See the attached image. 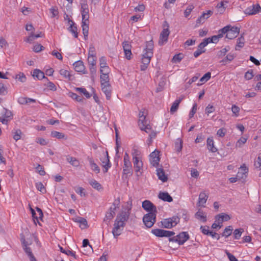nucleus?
<instances>
[{
  "instance_id": "nucleus-1",
  "label": "nucleus",
  "mask_w": 261,
  "mask_h": 261,
  "mask_svg": "<svg viewBox=\"0 0 261 261\" xmlns=\"http://www.w3.org/2000/svg\"><path fill=\"white\" fill-rule=\"evenodd\" d=\"M153 42L152 40L147 41L146 43L145 48L143 50V54L142 57V65H141V70L142 71L145 70L150 62L151 59L153 55Z\"/></svg>"
},
{
  "instance_id": "nucleus-2",
  "label": "nucleus",
  "mask_w": 261,
  "mask_h": 261,
  "mask_svg": "<svg viewBox=\"0 0 261 261\" xmlns=\"http://www.w3.org/2000/svg\"><path fill=\"white\" fill-rule=\"evenodd\" d=\"M190 238V236L187 232L182 231L180 232L176 236H174L169 238L170 242L177 243L178 245H183Z\"/></svg>"
},
{
  "instance_id": "nucleus-3",
  "label": "nucleus",
  "mask_w": 261,
  "mask_h": 261,
  "mask_svg": "<svg viewBox=\"0 0 261 261\" xmlns=\"http://www.w3.org/2000/svg\"><path fill=\"white\" fill-rule=\"evenodd\" d=\"M157 213H148L145 214L143 218V222L144 225L148 228L151 227L156 221V215Z\"/></svg>"
},
{
  "instance_id": "nucleus-4",
  "label": "nucleus",
  "mask_w": 261,
  "mask_h": 261,
  "mask_svg": "<svg viewBox=\"0 0 261 261\" xmlns=\"http://www.w3.org/2000/svg\"><path fill=\"white\" fill-rule=\"evenodd\" d=\"M151 232L156 237H169L174 236L175 232L172 231L166 230L161 229H154L151 230Z\"/></svg>"
},
{
  "instance_id": "nucleus-5",
  "label": "nucleus",
  "mask_w": 261,
  "mask_h": 261,
  "mask_svg": "<svg viewBox=\"0 0 261 261\" xmlns=\"http://www.w3.org/2000/svg\"><path fill=\"white\" fill-rule=\"evenodd\" d=\"M119 201L118 200L117 203L116 201L113 203L114 207H111L109 210V211L106 213L105 217L104 218L103 221L108 224L110 221L113 218L114 215H115V211L116 210L117 206L116 205H119Z\"/></svg>"
},
{
  "instance_id": "nucleus-6",
  "label": "nucleus",
  "mask_w": 261,
  "mask_h": 261,
  "mask_svg": "<svg viewBox=\"0 0 261 261\" xmlns=\"http://www.w3.org/2000/svg\"><path fill=\"white\" fill-rule=\"evenodd\" d=\"M229 28H227V31L226 33V38L228 39H233L237 37L240 32V28L237 27H231L228 25Z\"/></svg>"
},
{
  "instance_id": "nucleus-7",
  "label": "nucleus",
  "mask_w": 261,
  "mask_h": 261,
  "mask_svg": "<svg viewBox=\"0 0 261 261\" xmlns=\"http://www.w3.org/2000/svg\"><path fill=\"white\" fill-rule=\"evenodd\" d=\"M124 226L121 222H118L115 221L114 227L112 230V233L115 238H117L121 234Z\"/></svg>"
},
{
  "instance_id": "nucleus-8",
  "label": "nucleus",
  "mask_w": 261,
  "mask_h": 261,
  "mask_svg": "<svg viewBox=\"0 0 261 261\" xmlns=\"http://www.w3.org/2000/svg\"><path fill=\"white\" fill-rule=\"evenodd\" d=\"M129 215L130 213L129 210L127 211H122L117 215L115 221H117L118 222H121L123 225H125V222L128 220Z\"/></svg>"
},
{
  "instance_id": "nucleus-9",
  "label": "nucleus",
  "mask_w": 261,
  "mask_h": 261,
  "mask_svg": "<svg viewBox=\"0 0 261 261\" xmlns=\"http://www.w3.org/2000/svg\"><path fill=\"white\" fill-rule=\"evenodd\" d=\"M142 207L149 213H157L156 206L148 200H145L142 202Z\"/></svg>"
},
{
  "instance_id": "nucleus-10",
  "label": "nucleus",
  "mask_w": 261,
  "mask_h": 261,
  "mask_svg": "<svg viewBox=\"0 0 261 261\" xmlns=\"http://www.w3.org/2000/svg\"><path fill=\"white\" fill-rule=\"evenodd\" d=\"M212 14L213 11L211 10H208L205 12H203L196 20V27L199 26L201 24H203Z\"/></svg>"
},
{
  "instance_id": "nucleus-11",
  "label": "nucleus",
  "mask_w": 261,
  "mask_h": 261,
  "mask_svg": "<svg viewBox=\"0 0 261 261\" xmlns=\"http://www.w3.org/2000/svg\"><path fill=\"white\" fill-rule=\"evenodd\" d=\"M139 125L140 126L141 130L145 131L146 133H148L150 130L151 127L148 124L147 120L146 119L145 117H140L139 119Z\"/></svg>"
},
{
  "instance_id": "nucleus-12",
  "label": "nucleus",
  "mask_w": 261,
  "mask_h": 261,
  "mask_svg": "<svg viewBox=\"0 0 261 261\" xmlns=\"http://www.w3.org/2000/svg\"><path fill=\"white\" fill-rule=\"evenodd\" d=\"M159 151H154L151 152L150 154V162L151 164L154 167H157L159 164L160 158H159Z\"/></svg>"
},
{
  "instance_id": "nucleus-13",
  "label": "nucleus",
  "mask_w": 261,
  "mask_h": 261,
  "mask_svg": "<svg viewBox=\"0 0 261 261\" xmlns=\"http://www.w3.org/2000/svg\"><path fill=\"white\" fill-rule=\"evenodd\" d=\"M169 33L170 32L168 28L163 29L160 36L159 44L160 45H163L167 41Z\"/></svg>"
},
{
  "instance_id": "nucleus-14",
  "label": "nucleus",
  "mask_w": 261,
  "mask_h": 261,
  "mask_svg": "<svg viewBox=\"0 0 261 261\" xmlns=\"http://www.w3.org/2000/svg\"><path fill=\"white\" fill-rule=\"evenodd\" d=\"M123 48L125 54V57L127 60L132 58L131 45L128 41H124L122 43Z\"/></svg>"
},
{
  "instance_id": "nucleus-15",
  "label": "nucleus",
  "mask_w": 261,
  "mask_h": 261,
  "mask_svg": "<svg viewBox=\"0 0 261 261\" xmlns=\"http://www.w3.org/2000/svg\"><path fill=\"white\" fill-rule=\"evenodd\" d=\"M208 198V195L206 194L205 192H201L199 195L198 201L197 205L198 206L204 207V204L206 203Z\"/></svg>"
},
{
  "instance_id": "nucleus-16",
  "label": "nucleus",
  "mask_w": 261,
  "mask_h": 261,
  "mask_svg": "<svg viewBox=\"0 0 261 261\" xmlns=\"http://www.w3.org/2000/svg\"><path fill=\"white\" fill-rule=\"evenodd\" d=\"M134 163V167L136 172H141V170L143 168V162L140 159H133Z\"/></svg>"
},
{
  "instance_id": "nucleus-17",
  "label": "nucleus",
  "mask_w": 261,
  "mask_h": 261,
  "mask_svg": "<svg viewBox=\"0 0 261 261\" xmlns=\"http://www.w3.org/2000/svg\"><path fill=\"white\" fill-rule=\"evenodd\" d=\"M87 160L89 163L91 170L96 173H99L100 172V168L95 163L94 159L92 157L88 156Z\"/></svg>"
},
{
  "instance_id": "nucleus-18",
  "label": "nucleus",
  "mask_w": 261,
  "mask_h": 261,
  "mask_svg": "<svg viewBox=\"0 0 261 261\" xmlns=\"http://www.w3.org/2000/svg\"><path fill=\"white\" fill-rule=\"evenodd\" d=\"M102 91L105 94L107 99L109 100L111 97V88L110 84L101 85Z\"/></svg>"
},
{
  "instance_id": "nucleus-19",
  "label": "nucleus",
  "mask_w": 261,
  "mask_h": 261,
  "mask_svg": "<svg viewBox=\"0 0 261 261\" xmlns=\"http://www.w3.org/2000/svg\"><path fill=\"white\" fill-rule=\"evenodd\" d=\"M158 197L164 201L171 202L173 201L172 197L168 192H160L159 194Z\"/></svg>"
},
{
  "instance_id": "nucleus-20",
  "label": "nucleus",
  "mask_w": 261,
  "mask_h": 261,
  "mask_svg": "<svg viewBox=\"0 0 261 261\" xmlns=\"http://www.w3.org/2000/svg\"><path fill=\"white\" fill-rule=\"evenodd\" d=\"M216 222H218L219 223L222 224V222L225 221H227L230 219V216L226 214L221 213L216 216Z\"/></svg>"
},
{
  "instance_id": "nucleus-21",
  "label": "nucleus",
  "mask_w": 261,
  "mask_h": 261,
  "mask_svg": "<svg viewBox=\"0 0 261 261\" xmlns=\"http://www.w3.org/2000/svg\"><path fill=\"white\" fill-rule=\"evenodd\" d=\"M261 11V7L259 4L252 5V8H248L246 10V13L249 14H255Z\"/></svg>"
},
{
  "instance_id": "nucleus-22",
  "label": "nucleus",
  "mask_w": 261,
  "mask_h": 261,
  "mask_svg": "<svg viewBox=\"0 0 261 261\" xmlns=\"http://www.w3.org/2000/svg\"><path fill=\"white\" fill-rule=\"evenodd\" d=\"M207 149L212 152H216L217 149L214 146V142L212 137H209L207 139Z\"/></svg>"
},
{
  "instance_id": "nucleus-23",
  "label": "nucleus",
  "mask_w": 261,
  "mask_h": 261,
  "mask_svg": "<svg viewBox=\"0 0 261 261\" xmlns=\"http://www.w3.org/2000/svg\"><path fill=\"white\" fill-rule=\"evenodd\" d=\"M123 172V174L126 175L133 172L132 165L130 162H124Z\"/></svg>"
},
{
  "instance_id": "nucleus-24",
  "label": "nucleus",
  "mask_w": 261,
  "mask_h": 261,
  "mask_svg": "<svg viewBox=\"0 0 261 261\" xmlns=\"http://www.w3.org/2000/svg\"><path fill=\"white\" fill-rule=\"evenodd\" d=\"M106 161H102V166L104 168L103 172L106 173L108 172L109 168L111 167V164L110 161L108 152H106V156L105 157Z\"/></svg>"
},
{
  "instance_id": "nucleus-25",
  "label": "nucleus",
  "mask_w": 261,
  "mask_h": 261,
  "mask_svg": "<svg viewBox=\"0 0 261 261\" xmlns=\"http://www.w3.org/2000/svg\"><path fill=\"white\" fill-rule=\"evenodd\" d=\"M156 174L159 179L163 182H165L167 180L168 177L165 174V172L163 168H158L156 169Z\"/></svg>"
},
{
  "instance_id": "nucleus-26",
  "label": "nucleus",
  "mask_w": 261,
  "mask_h": 261,
  "mask_svg": "<svg viewBox=\"0 0 261 261\" xmlns=\"http://www.w3.org/2000/svg\"><path fill=\"white\" fill-rule=\"evenodd\" d=\"M32 75L34 77H36L37 79L41 80L43 79L48 80L47 78L45 77L44 73L39 69H35L33 71Z\"/></svg>"
},
{
  "instance_id": "nucleus-27",
  "label": "nucleus",
  "mask_w": 261,
  "mask_h": 261,
  "mask_svg": "<svg viewBox=\"0 0 261 261\" xmlns=\"http://www.w3.org/2000/svg\"><path fill=\"white\" fill-rule=\"evenodd\" d=\"M74 69L77 72H82L85 68L83 62L82 61H77L73 64Z\"/></svg>"
},
{
  "instance_id": "nucleus-28",
  "label": "nucleus",
  "mask_w": 261,
  "mask_h": 261,
  "mask_svg": "<svg viewBox=\"0 0 261 261\" xmlns=\"http://www.w3.org/2000/svg\"><path fill=\"white\" fill-rule=\"evenodd\" d=\"M195 218L197 219L205 222L206 221V216L205 213L200 210H199L195 215Z\"/></svg>"
},
{
  "instance_id": "nucleus-29",
  "label": "nucleus",
  "mask_w": 261,
  "mask_h": 261,
  "mask_svg": "<svg viewBox=\"0 0 261 261\" xmlns=\"http://www.w3.org/2000/svg\"><path fill=\"white\" fill-rule=\"evenodd\" d=\"M69 21H71L72 23L70 24V26L68 28V31L73 35L75 38H77L78 33L76 26L74 25V23L72 20H69Z\"/></svg>"
},
{
  "instance_id": "nucleus-30",
  "label": "nucleus",
  "mask_w": 261,
  "mask_h": 261,
  "mask_svg": "<svg viewBox=\"0 0 261 261\" xmlns=\"http://www.w3.org/2000/svg\"><path fill=\"white\" fill-rule=\"evenodd\" d=\"M166 79L165 77H162L159 82L158 86L156 88V91L157 92L162 91L166 85Z\"/></svg>"
},
{
  "instance_id": "nucleus-31",
  "label": "nucleus",
  "mask_w": 261,
  "mask_h": 261,
  "mask_svg": "<svg viewBox=\"0 0 261 261\" xmlns=\"http://www.w3.org/2000/svg\"><path fill=\"white\" fill-rule=\"evenodd\" d=\"M66 160L68 162L74 167H77L80 165L79 161L74 157L68 155L67 156Z\"/></svg>"
},
{
  "instance_id": "nucleus-32",
  "label": "nucleus",
  "mask_w": 261,
  "mask_h": 261,
  "mask_svg": "<svg viewBox=\"0 0 261 261\" xmlns=\"http://www.w3.org/2000/svg\"><path fill=\"white\" fill-rule=\"evenodd\" d=\"M25 253L28 255L30 261H37L32 252L31 248L29 246L23 248Z\"/></svg>"
},
{
  "instance_id": "nucleus-33",
  "label": "nucleus",
  "mask_w": 261,
  "mask_h": 261,
  "mask_svg": "<svg viewBox=\"0 0 261 261\" xmlns=\"http://www.w3.org/2000/svg\"><path fill=\"white\" fill-rule=\"evenodd\" d=\"M182 98H179V99H176L173 103L172 105L170 108V113L172 114H173L174 112H175L178 108L179 105L181 101L182 100Z\"/></svg>"
},
{
  "instance_id": "nucleus-34",
  "label": "nucleus",
  "mask_w": 261,
  "mask_h": 261,
  "mask_svg": "<svg viewBox=\"0 0 261 261\" xmlns=\"http://www.w3.org/2000/svg\"><path fill=\"white\" fill-rule=\"evenodd\" d=\"M245 39L244 37L241 35V37L238 38L237 40V44L236 46V50H239L240 48H242L244 45Z\"/></svg>"
},
{
  "instance_id": "nucleus-35",
  "label": "nucleus",
  "mask_w": 261,
  "mask_h": 261,
  "mask_svg": "<svg viewBox=\"0 0 261 261\" xmlns=\"http://www.w3.org/2000/svg\"><path fill=\"white\" fill-rule=\"evenodd\" d=\"M83 33L84 36L85 40H87L89 33V24L88 23H82Z\"/></svg>"
},
{
  "instance_id": "nucleus-36",
  "label": "nucleus",
  "mask_w": 261,
  "mask_h": 261,
  "mask_svg": "<svg viewBox=\"0 0 261 261\" xmlns=\"http://www.w3.org/2000/svg\"><path fill=\"white\" fill-rule=\"evenodd\" d=\"M89 66H95L96 64V57L93 54H89L88 58Z\"/></svg>"
},
{
  "instance_id": "nucleus-37",
  "label": "nucleus",
  "mask_w": 261,
  "mask_h": 261,
  "mask_svg": "<svg viewBox=\"0 0 261 261\" xmlns=\"http://www.w3.org/2000/svg\"><path fill=\"white\" fill-rule=\"evenodd\" d=\"M101 85L109 84V77L108 73L101 74L100 75Z\"/></svg>"
},
{
  "instance_id": "nucleus-38",
  "label": "nucleus",
  "mask_w": 261,
  "mask_h": 261,
  "mask_svg": "<svg viewBox=\"0 0 261 261\" xmlns=\"http://www.w3.org/2000/svg\"><path fill=\"white\" fill-rule=\"evenodd\" d=\"M89 184L94 189L97 190H100L102 189L101 185L94 179L91 180L89 181Z\"/></svg>"
},
{
  "instance_id": "nucleus-39",
  "label": "nucleus",
  "mask_w": 261,
  "mask_h": 261,
  "mask_svg": "<svg viewBox=\"0 0 261 261\" xmlns=\"http://www.w3.org/2000/svg\"><path fill=\"white\" fill-rule=\"evenodd\" d=\"M162 223L163 227L166 228H171L172 227H173L171 221L170 220L169 218L165 219L162 222Z\"/></svg>"
},
{
  "instance_id": "nucleus-40",
  "label": "nucleus",
  "mask_w": 261,
  "mask_h": 261,
  "mask_svg": "<svg viewBox=\"0 0 261 261\" xmlns=\"http://www.w3.org/2000/svg\"><path fill=\"white\" fill-rule=\"evenodd\" d=\"M60 73L64 78L68 79L69 80H71V75L70 74V73L68 70H65L64 69H62L60 70Z\"/></svg>"
},
{
  "instance_id": "nucleus-41",
  "label": "nucleus",
  "mask_w": 261,
  "mask_h": 261,
  "mask_svg": "<svg viewBox=\"0 0 261 261\" xmlns=\"http://www.w3.org/2000/svg\"><path fill=\"white\" fill-rule=\"evenodd\" d=\"M50 135L52 137L56 138L59 139H64L65 138L64 134L57 131L51 132Z\"/></svg>"
},
{
  "instance_id": "nucleus-42",
  "label": "nucleus",
  "mask_w": 261,
  "mask_h": 261,
  "mask_svg": "<svg viewBox=\"0 0 261 261\" xmlns=\"http://www.w3.org/2000/svg\"><path fill=\"white\" fill-rule=\"evenodd\" d=\"M75 90L76 91H77V92H79L80 93H83L85 95V96L86 98H90L91 97V95L86 90V89L85 88H75Z\"/></svg>"
},
{
  "instance_id": "nucleus-43",
  "label": "nucleus",
  "mask_w": 261,
  "mask_h": 261,
  "mask_svg": "<svg viewBox=\"0 0 261 261\" xmlns=\"http://www.w3.org/2000/svg\"><path fill=\"white\" fill-rule=\"evenodd\" d=\"M232 228L231 226H228V227H226L224 230V231L222 233V236L228 237L229 236L232 232Z\"/></svg>"
},
{
  "instance_id": "nucleus-44",
  "label": "nucleus",
  "mask_w": 261,
  "mask_h": 261,
  "mask_svg": "<svg viewBox=\"0 0 261 261\" xmlns=\"http://www.w3.org/2000/svg\"><path fill=\"white\" fill-rule=\"evenodd\" d=\"M183 55L182 54H176L174 56L172 59V62L174 63H177L181 61L183 58Z\"/></svg>"
},
{
  "instance_id": "nucleus-45",
  "label": "nucleus",
  "mask_w": 261,
  "mask_h": 261,
  "mask_svg": "<svg viewBox=\"0 0 261 261\" xmlns=\"http://www.w3.org/2000/svg\"><path fill=\"white\" fill-rule=\"evenodd\" d=\"M68 95L73 99L77 101L80 102L83 100V98L82 96H79L73 92H69Z\"/></svg>"
},
{
  "instance_id": "nucleus-46",
  "label": "nucleus",
  "mask_w": 261,
  "mask_h": 261,
  "mask_svg": "<svg viewBox=\"0 0 261 261\" xmlns=\"http://www.w3.org/2000/svg\"><path fill=\"white\" fill-rule=\"evenodd\" d=\"M132 154L133 156V159H140L141 154L140 151L137 148L134 147L132 150Z\"/></svg>"
},
{
  "instance_id": "nucleus-47",
  "label": "nucleus",
  "mask_w": 261,
  "mask_h": 261,
  "mask_svg": "<svg viewBox=\"0 0 261 261\" xmlns=\"http://www.w3.org/2000/svg\"><path fill=\"white\" fill-rule=\"evenodd\" d=\"M243 231H244V230L242 228L235 229L233 231L234 238L235 239H239Z\"/></svg>"
},
{
  "instance_id": "nucleus-48",
  "label": "nucleus",
  "mask_w": 261,
  "mask_h": 261,
  "mask_svg": "<svg viewBox=\"0 0 261 261\" xmlns=\"http://www.w3.org/2000/svg\"><path fill=\"white\" fill-rule=\"evenodd\" d=\"M247 139L243 137H241L237 142L236 144V147H242V146L246 142Z\"/></svg>"
},
{
  "instance_id": "nucleus-49",
  "label": "nucleus",
  "mask_w": 261,
  "mask_h": 261,
  "mask_svg": "<svg viewBox=\"0 0 261 261\" xmlns=\"http://www.w3.org/2000/svg\"><path fill=\"white\" fill-rule=\"evenodd\" d=\"M228 28H229V26L226 25L225 27H224L223 28L220 29L218 31V34L217 35V36L219 37V38H221L222 37H223L224 35L226 34V33H227V29Z\"/></svg>"
},
{
  "instance_id": "nucleus-50",
  "label": "nucleus",
  "mask_w": 261,
  "mask_h": 261,
  "mask_svg": "<svg viewBox=\"0 0 261 261\" xmlns=\"http://www.w3.org/2000/svg\"><path fill=\"white\" fill-rule=\"evenodd\" d=\"M211 77V73L210 72L206 73L200 79V81L203 83L208 81Z\"/></svg>"
},
{
  "instance_id": "nucleus-51",
  "label": "nucleus",
  "mask_w": 261,
  "mask_h": 261,
  "mask_svg": "<svg viewBox=\"0 0 261 261\" xmlns=\"http://www.w3.org/2000/svg\"><path fill=\"white\" fill-rule=\"evenodd\" d=\"M194 8V7L192 5L188 6V7L184 12V16L185 17L187 18L190 15V14L191 13V11L193 10Z\"/></svg>"
},
{
  "instance_id": "nucleus-52",
  "label": "nucleus",
  "mask_w": 261,
  "mask_h": 261,
  "mask_svg": "<svg viewBox=\"0 0 261 261\" xmlns=\"http://www.w3.org/2000/svg\"><path fill=\"white\" fill-rule=\"evenodd\" d=\"M99 62L100 68H109V67L107 65V61L105 57H101L99 59Z\"/></svg>"
},
{
  "instance_id": "nucleus-53",
  "label": "nucleus",
  "mask_w": 261,
  "mask_h": 261,
  "mask_svg": "<svg viewBox=\"0 0 261 261\" xmlns=\"http://www.w3.org/2000/svg\"><path fill=\"white\" fill-rule=\"evenodd\" d=\"M36 187L38 190L40 191L42 193H44L46 192L45 188L42 183L41 182H37L36 184Z\"/></svg>"
},
{
  "instance_id": "nucleus-54",
  "label": "nucleus",
  "mask_w": 261,
  "mask_h": 261,
  "mask_svg": "<svg viewBox=\"0 0 261 261\" xmlns=\"http://www.w3.org/2000/svg\"><path fill=\"white\" fill-rule=\"evenodd\" d=\"M219 38L217 35H214L211 38H207L206 39H207V41L208 42V43H217L219 40Z\"/></svg>"
},
{
  "instance_id": "nucleus-55",
  "label": "nucleus",
  "mask_w": 261,
  "mask_h": 261,
  "mask_svg": "<svg viewBox=\"0 0 261 261\" xmlns=\"http://www.w3.org/2000/svg\"><path fill=\"white\" fill-rule=\"evenodd\" d=\"M182 148V141L179 140L176 141L175 143V148L176 151L180 152Z\"/></svg>"
},
{
  "instance_id": "nucleus-56",
  "label": "nucleus",
  "mask_w": 261,
  "mask_h": 261,
  "mask_svg": "<svg viewBox=\"0 0 261 261\" xmlns=\"http://www.w3.org/2000/svg\"><path fill=\"white\" fill-rule=\"evenodd\" d=\"M231 111L235 117H237L239 115L240 108L236 105H232L231 107Z\"/></svg>"
},
{
  "instance_id": "nucleus-57",
  "label": "nucleus",
  "mask_w": 261,
  "mask_h": 261,
  "mask_svg": "<svg viewBox=\"0 0 261 261\" xmlns=\"http://www.w3.org/2000/svg\"><path fill=\"white\" fill-rule=\"evenodd\" d=\"M50 12L51 13L52 17H55L59 14L58 9L57 7H53L49 9Z\"/></svg>"
},
{
  "instance_id": "nucleus-58",
  "label": "nucleus",
  "mask_w": 261,
  "mask_h": 261,
  "mask_svg": "<svg viewBox=\"0 0 261 261\" xmlns=\"http://www.w3.org/2000/svg\"><path fill=\"white\" fill-rule=\"evenodd\" d=\"M209 227L207 226H200V230L201 232L205 235H209L211 231L208 229Z\"/></svg>"
},
{
  "instance_id": "nucleus-59",
  "label": "nucleus",
  "mask_w": 261,
  "mask_h": 261,
  "mask_svg": "<svg viewBox=\"0 0 261 261\" xmlns=\"http://www.w3.org/2000/svg\"><path fill=\"white\" fill-rule=\"evenodd\" d=\"M7 93V89L3 83H0V95H5Z\"/></svg>"
},
{
  "instance_id": "nucleus-60",
  "label": "nucleus",
  "mask_w": 261,
  "mask_h": 261,
  "mask_svg": "<svg viewBox=\"0 0 261 261\" xmlns=\"http://www.w3.org/2000/svg\"><path fill=\"white\" fill-rule=\"evenodd\" d=\"M229 50V49H227L226 48H224L223 49H222L221 50H219L218 53H217V56L218 57V58H222L223 57V56H224L227 52H228V51Z\"/></svg>"
},
{
  "instance_id": "nucleus-61",
  "label": "nucleus",
  "mask_w": 261,
  "mask_h": 261,
  "mask_svg": "<svg viewBox=\"0 0 261 261\" xmlns=\"http://www.w3.org/2000/svg\"><path fill=\"white\" fill-rule=\"evenodd\" d=\"M215 108L211 105H208L205 108V112L207 115H209L215 111Z\"/></svg>"
},
{
  "instance_id": "nucleus-62",
  "label": "nucleus",
  "mask_w": 261,
  "mask_h": 261,
  "mask_svg": "<svg viewBox=\"0 0 261 261\" xmlns=\"http://www.w3.org/2000/svg\"><path fill=\"white\" fill-rule=\"evenodd\" d=\"M15 78L21 82H24L26 81V77L23 73H20L17 74Z\"/></svg>"
},
{
  "instance_id": "nucleus-63",
  "label": "nucleus",
  "mask_w": 261,
  "mask_h": 261,
  "mask_svg": "<svg viewBox=\"0 0 261 261\" xmlns=\"http://www.w3.org/2000/svg\"><path fill=\"white\" fill-rule=\"evenodd\" d=\"M21 131L20 129H17L13 135V138L15 140L18 141L21 138Z\"/></svg>"
},
{
  "instance_id": "nucleus-64",
  "label": "nucleus",
  "mask_w": 261,
  "mask_h": 261,
  "mask_svg": "<svg viewBox=\"0 0 261 261\" xmlns=\"http://www.w3.org/2000/svg\"><path fill=\"white\" fill-rule=\"evenodd\" d=\"M225 253L230 261H239L236 258V257L233 255L231 254L230 252H229L228 250H226Z\"/></svg>"
}]
</instances>
